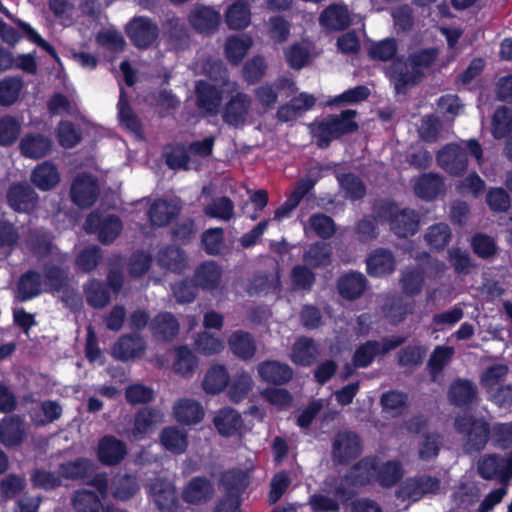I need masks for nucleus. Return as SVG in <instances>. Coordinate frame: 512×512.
I'll use <instances>...</instances> for the list:
<instances>
[{
	"mask_svg": "<svg viewBox=\"0 0 512 512\" xmlns=\"http://www.w3.org/2000/svg\"><path fill=\"white\" fill-rule=\"evenodd\" d=\"M146 345L142 337L137 333L122 335L113 346V357L125 362L141 355Z\"/></svg>",
	"mask_w": 512,
	"mask_h": 512,
	"instance_id": "nucleus-27",
	"label": "nucleus"
},
{
	"mask_svg": "<svg viewBox=\"0 0 512 512\" xmlns=\"http://www.w3.org/2000/svg\"><path fill=\"white\" fill-rule=\"evenodd\" d=\"M125 33L131 44L140 50H147L158 40V24L147 16H134L125 26Z\"/></svg>",
	"mask_w": 512,
	"mask_h": 512,
	"instance_id": "nucleus-5",
	"label": "nucleus"
},
{
	"mask_svg": "<svg viewBox=\"0 0 512 512\" xmlns=\"http://www.w3.org/2000/svg\"><path fill=\"white\" fill-rule=\"evenodd\" d=\"M154 502L161 512H173L178 507L175 489L168 484H154L151 487Z\"/></svg>",
	"mask_w": 512,
	"mask_h": 512,
	"instance_id": "nucleus-52",
	"label": "nucleus"
},
{
	"mask_svg": "<svg viewBox=\"0 0 512 512\" xmlns=\"http://www.w3.org/2000/svg\"><path fill=\"white\" fill-rule=\"evenodd\" d=\"M290 282L294 291L310 292L316 283V275L308 265L297 264L291 269Z\"/></svg>",
	"mask_w": 512,
	"mask_h": 512,
	"instance_id": "nucleus-53",
	"label": "nucleus"
},
{
	"mask_svg": "<svg viewBox=\"0 0 512 512\" xmlns=\"http://www.w3.org/2000/svg\"><path fill=\"white\" fill-rule=\"evenodd\" d=\"M84 293L87 304L94 309H102L110 303V289L105 282L98 279H90L84 285Z\"/></svg>",
	"mask_w": 512,
	"mask_h": 512,
	"instance_id": "nucleus-38",
	"label": "nucleus"
},
{
	"mask_svg": "<svg viewBox=\"0 0 512 512\" xmlns=\"http://www.w3.org/2000/svg\"><path fill=\"white\" fill-rule=\"evenodd\" d=\"M52 147V140L40 133L24 135L19 144L21 154L30 159H40L47 156L51 152Z\"/></svg>",
	"mask_w": 512,
	"mask_h": 512,
	"instance_id": "nucleus-26",
	"label": "nucleus"
},
{
	"mask_svg": "<svg viewBox=\"0 0 512 512\" xmlns=\"http://www.w3.org/2000/svg\"><path fill=\"white\" fill-rule=\"evenodd\" d=\"M425 282L424 271L414 267L402 273L400 283L405 295L413 297L421 293Z\"/></svg>",
	"mask_w": 512,
	"mask_h": 512,
	"instance_id": "nucleus-59",
	"label": "nucleus"
},
{
	"mask_svg": "<svg viewBox=\"0 0 512 512\" xmlns=\"http://www.w3.org/2000/svg\"><path fill=\"white\" fill-rule=\"evenodd\" d=\"M409 66L407 61L397 58L392 61L386 71L397 95H406L409 89L419 85L426 77L425 72L413 68L409 70Z\"/></svg>",
	"mask_w": 512,
	"mask_h": 512,
	"instance_id": "nucleus-7",
	"label": "nucleus"
},
{
	"mask_svg": "<svg viewBox=\"0 0 512 512\" xmlns=\"http://www.w3.org/2000/svg\"><path fill=\"white\" fill-rule=\"evenodd\" d=\"M377 458L365 456L354 463L344 474V481L356 488L366 487L375 482Z\"/></svg>",
	"mask_w": 512,
	"mask_h": 512,
	"instance_id": "nucleus-15",
	"label": "nucleus"
},
{
	"mask_svg": "<svg viewBox=\"0 0 512 512\" xmlns=\"http://www.w3.org/2000/svg\"><path fill=\"white\" fill-rule=\"evenodd\" d=\"M6 199L9 207L15 212L30 213L36 208L39 197L29 184L17 182L8 188Z\"/></svg>",
	"mask_w": 512,
	"mask_h": 512,
	"instance_id": "nucleus-12",
	"label": "nucleus"
},
{
	"mask_svg": "<svg viewBox=\"0 0 512 512\" xmlns=\"http://www.w3.org/2000/svg\"><path fill=\"white\" fill-rule=\"evenodd\" d=\"M512 131V112L506 106L496 109L492 117V134L495 139H502Z\"/></svg>",
	"mask_w": 512,
	"mask_h": 512,
	"instance_id": "nucleus-64",
	"label": "nucleus"
},
{
	"mask_svg": "<svg viewBox=\"0 0 512 512\" xmlns=\"http://www.w3.org/2000/svg\"><path fill=\"white\" fill-rule=\"evenodd\" d=\"M452 232L448 224L436 223L430 226L425 234V240L431 250L441 251L450 242Z\"/></svg>",
	"mask_w": 512,
	"mask_h": 512,
	"instance_id": "nucleus-57",
	"label": "nucleus"
},
{
	"mask_svg": "<svg viewBox=\"0 0 512 512\" xmlns=\"http://www.w3.org/2000/svg\"><path fill=\"white\" fill-rule=\"evenodd\" d=\"M221 483L226 492L225 496L241 499V494L249 485L248 474L241 469H230L222 474Z\"/></svg>",
	"mask_w": 512,
	"mask_h": 512,
	"instance_id": "nucleus-44",
	"label": "nucleus"
},
{
	"mask_svg": "<svg viewBox=\"0 0 512 512\" xmlns=\"http://www.w3.org/2000/svg\"><path fill=\"white\" fill-rule=\"evenodd\" d=\"M198 367V359L193 351L186 345H181L176 349V359L173 363V369L177 374L184 377H190Z\"/></svg>",
	"mask_w": 512,
	"mask_h": 512,
	"instance_id": "nucleus-54",
	"label": "nucleus"
},
{
	"mask_svg": "<svg viewBox=\"0 0 512 512\" xmlns=\"http://www.w3.org/2000/svg\"><path fill=\"white\" fill-rule=\"evenodd\" d=\"M196 106L208 116H216L219 113L223 90L205 80H199L195 86Z\"/></svg>",
	"mask_w": 512,
	"mask_h": 512,
	"instance_id": "nucleus-13",
	"label": "nucleus"
},
{
	"mask_svg": "<svg viewBox=\"0 0 512 512\" xmlns=\"http://www.w3.org/2000/svg\"><path fill=\"white\" fill-rule=\"evenodd\" d=\"M377 220L379 219L373 213V215H364L356 222L354 231L360 243L366 244L378 238Z\"/></svg>",
	"mask_w": 512,
	"mask_h": 512,
	"instance_id": "nucleus-63",
	"label": "nucleus"
},
{
	"mask_svg": "<svg viewBox=\"0 0 512 512\" xmlns=\"http://www.w3.org/2000/svg\"><path fill=\"white\" fill-rule=\"evenodd\" d=\"M403 477V469L398 461L388 460L379 464L377 460V469L375 481L383 488L395 486Z\"/></svg>",
	"mask_w": 512,
	"mask_h": 512,
	"instance_id": "nucleus-48",
	"label": "nucleus"
},
{
	"mask_svg": "<svg viewBox=\"0 0 512 512\" xmlns=\"http://www.w3.org/2000/svg\"><path fill=\"white\" fill-rule=\"evenodd\" d=\"M93 471L94 465L92 461L83 457L61 463L58 469L61 479L64 478L73 481L85 480L92 475Z\"/></svg>",
	"mask_w": 512,
	"mask_h": 512,
	"instance_id": "nucleus-41",
	"label": "nucleus"
},
{
	"mask_svg": "<svg viewBox=\"0 0 512 512\" xmlns=\"http://www.w3.org/2000/svg\"><path fill=\"white\" fill-rule=\"evenodd\" d=\"M454 428L463 437V450L469 455L483 451L491 439V426L484 417L458 416Z\"/></svg>",
	"mask_w": 512,
	"mask_h": 512,
	"instance_id": "nucleus-3",
	"label": "nucleus"
},
{
	"mask_svg": "<svg viewBox=\"0 0 512 512\" xmlns=\"http://www.w3.org/2000/svg\"><path fill=\"white\" fill-rule=\"evenodd\" d=\"M439 56L436 47L422 48L408 55L407 62L414 70L423 71L430 69Z\"/></svg>",
	"mask_w": 512,
	"mask_h": 512,
	"instance_id": "nucleus-62",
	"label": "nucleus"
},
{
	"mask_svg": "<svg viewBox=\"0 0 512 512\" xmlns=\"http://www.w3.org/2000/svg\"><path fill=\"white\" fill-rule=\"evenodd\" d=\"M176 420L184 425L197 424L204 417L201 404L192 399H181L174 406Z\"/></svg>",
	"mask_w": 512,
	"mask_h": 512,
	"instance_id": "nucleus-39",
	"label": "nucleus"
},
{
	"mask_svg": "<svg viewBox=\"0 0 512 512\" xmlns=\"http://www.w3.org/2000/svg\"><path fill=\"white\" fill-rule=\"evenodd\" d=\"M319 24L328 31H344L351 25L347 5L332 3L319 16Z\"/></svg>",
	"mask_w": 512,
	"mask_h": 512,
	"instance_id": "nucleus-22",
	"label": "nucleus"
},
{
	"mask_svg": "<svg viewBox=\"0 0 512 512\" xmlns=\"http://www.w3.org/2000/svg\"><path fill=\"white\" fill-rule=\"evenodd\" d=\"M251 45L252 40L248 36L234 35L228 37L224 48L227 61L234 66L240 64Z\"/></svg>",
	"mask_w": 512,
	"mask_h": 512,
	"instance_id": "nucleus-47",
	"label": "nucleus"
},
{
	"mask_svg": "<svg viewBox=\"0 0 512 512\" xmlns=\"http://www.w3.org/2000/svg\"><path fill=\"white\" fill-rule=\"evenodd\" d=\"M319 349L313 338L299 337L292 346L291 360L294 364L309 367L317 359Z\"/></svg>",
	"mask_w": 512,
	"mask_h": 512,
	"instance_id": "nucleus-34",
	"label": "nucleus"
},
{
	"mask_svg": "<svg viewBox=\"0 0 512 512\" xmlns=\"http://www.w3.org/2000/svg\"><path fill=\"white\" fill-rule=\"evenodd\" d=\"M252 105L251 97L244 92H237L225 103L222 120L229 126L240 127L246 122Z\"/></svg>",
	"mask_w": 512,
	"mask_h": 512,
	"instance_id": "nucleus-14",
	"label": "nucleus"
},
{
	"mask_svg": "<svg viewBox=\"0 0 512 512\" xmlns=\"http://www.w3.org/2000/svg\"><path fill=\"white\" fill-rule=\"evenodd\" d=\"M368 286V280L361 272L351 270L341 275L337 280L339 295L348 301L359 299Z\"/></svg>",
	"mask_w": 512,
	"mask_h": 512,
	"instance_id": "nucleus-20",
	"label": "nucleus"
},
{
	"mask_svg": "<svg viewBox=\"0 0 512 512\" xmlns=\"http://www.w3.org/2000/svg\"><path fill=\"white\" fill-rule=\"evenodd\" d=\"M167 39L176 51H182L190 46L189 29L184 20L173 17L167 20Z\"/></svg>",
	"mask_w": 512,
	"mask_h": 512,
	"instance_id": "nucleus-40",
	"label": "nucleus"
},
{
	"mask_svg": "<svg viewBox=\"0 0 512 512\" xmlns=\"http://www.w3.org/2000/svg\"><path fill=\"white\" fill-rule=\"evenodd\" d=\"M417 197L425 201L435 200L444 190V180L437 173L429 172L420 175L413 185Z\"/></svg>",
	"mask_w": 512,
	"mask_h": 512,
	"instance_id": "nucleus-29",
	"label": "nucleus"
},
{
	"mask_svg": "<svg viewBox=\"0 0 512 512\" xmlns=\"http://www.w3.org/2000/svg\"><path fill=\"white\" fill-rule=\"evenodd\" d=\"M43 278L39 271L29 269L22 273L16 285V298L20 302L30 301L43 292Z\"/></svg>",
	"mask_w": 512,
	"mask_h": 512,
	"instance_id": "nucleus-25",
	"label": "nucleus"
},
{
	"mask_svg": "<svg viewBox=\"0 0 512 512\" xmlns=\"http://www.w3.org/2000/svg\"><path fill=\"white\" fill-rule=\"evenodd\" d=\"M225 22L231 30H243L250 25L251 11L245 1H236L228 6Z\"/></svg>",
	"mask_w": 512,
	"mask_h": 512,
	"instance_id": "nucleus-45",
	"label": "nucleus"
},
{
	"mask_svg": "<svg viewBox=\"0 0 512 512\" xmlns=\"http://www.w3.org/2000/svg\"><path fill=\"white\" fill-rule=\"evenodd\" d=\"M257 373L262 382L283 386L293 378V369L284 362L278 360H264L257 365Z\"/></svg>",
	"mask_w": 512,
	"mask_h": 512,
	"instance_id": "nucleus-17",
	"label": "nucleus"
},
{
	"mask_svg": "<svg viewBox=\"0 0 512 512\" xmlns=\"http://www.w3.org/2000/svg\"><path fill=\"white\" fill-rule=\"evenodd\" d=\"M337 180L347 199L357 201L365 197L366 185L359 176L352 172H347L338 174Z\"/></svg>",
	"mask_w": 512,
	"mask_h": 512,
	"instance_id": "nucleus-51",
	"label": "nucleus"
},
{
	"mask_svg": "<svg viewBox=\"0 0 512 512\" xmlns=\"http://www.w3.org/2000/svg\"><path fill=\"white\" fill-rule=\"evenodd\" d=\"M157 416L158 413L153 408H140L134 416V423L132 428V435L134 438L141 439L143 436L148 434L157 421Z\"/></svg>",
	"mask_w": 512,
	"mask_h": 512,
	"instance_id": "nucleus-56",
	"label": "nucleus"
},
{
	"mask_svg": "<svg viewBox=\"0 0 512 512\" xmlns=\"http://www.w3.org/2000/svg\"><path fill=\"white\" fill-rule=\"evenodd\" d=\"M140 490L138 479L135 475L123 474L117 476L112 483V495L116 500L128 501Z\"/></svg>",
	"mask_w": 512,
	"mask_h": 512,
	"instance_id": "nucleus-50",
	"label": "nucleus"
},
{
	"mask_svg": "<svg viewBox=\"0 0 512 512\" xmlns=\"http://www.w3.org/2000/svg\"><path fill=\"white\" fill-rule=\"evenodd\" d=\"M372 211L381 222L389 224L390 231L399 238L414 236L420 226V216L412 208H400L399 205L388 198L374 201Z\"/></svg>",
	"mask_w": 512,
	"mask_h": 512,
	"instance_id": "nucleus-1",
	"label": "nucleus"
},
{
	"mask_svg": "<svg viewBox=\"0 0 512 512\" xmlns=\"http://www.w3.org/2000/svg\"><path fill=\"white\" fill-rule=\"evenodd\" d=\"M127 455L125 442L113 435L103 436L97 447L98 461L105 466H116L120 464Z\"/></svg>",
	"mask_w": 512,
	"mask_h": 512,
	"instance_id": "nucleus-18",
	"label": "nucleus"
},
{
	"mask_svg": "<svg viewBox=\"0 0 512 512\" xmlns=\"http://www.w3.org/2000/svg\"><path fill=\"white\" fill-rule=\"evenodd\" d=\"M214 493L213 484L205 476H195L184 487L182 499L189 504H200L211 499Z\"/></svg>",
	"mask_w": 512,
	"mask_h": 512,
	"instance_id": "nucleus-28",
	"label": "nucleus"
},
{
	"mask_svg": "<svg viewBox=\"0 0 512 512\" xmlns=\"http://www.w3.org/2000/svg\"><path fill=\"white\" fill-rule=\"evenodd\" d=\"M214 425L218 433L224 437L235 435L242 426L241 415L233 408H223L214 417Z\"/></svg>",
	"mask_w": 512,
	"mask_h": 512,
	"instance_id": "nucleus-42",
	"label": "nucleus"
},
{
	"mask_svg": "<svg viewBox=\"0 0 512 512\" xmlns=\"http://www.w3.org/2000/svg\"><path fill=\"white\" fill-rule=\"evenodd\" d=\"M60 175L57 167L49 161L38 164L31 173V182L41 191H49L58 185Z\"/></svg>",
	"mask_w": 512,
	"mask_h": 512,
	"instance_id": "nucleus-36",
	"label": "nucleus"
},
{
	"mask_svg": "<svg viewBox=\"0 0 512 512\" xmlns=\"http://www.w3.org/2000/svg\"><path fill=\"white\" fill-rule=\"evenodd\" d=\"M222 274V268L217 262L207 260L196 267L193 278L199 288L206 291H212L219 286Z\"/></svg>",
	"mask_w": 512,
	"mask_h": 512,
	"instance_id": "nucleus-30",
	"label": "nucleus"
},
{
	"mask_svg": "<svg viewBox=\"0 0 512 512\" xmlns=\"http://www.w3.org/2000/svg\"><path fill=\"white\" fill-rule=\"evenodd\" d=\"M396 269V259L391 250L376 248L366 258V271L371 277H383Z\"/></svg>",
	"mask_w": 512,
	"mask_h": 512,
	"instance_id": "nucleus-19",
	"label": "nucleus"
},
{
	"mask_svg": "<svg viewBox=\"0 0 512 512\" xmlns=\"http://www.w3.org/2000/svg\"><path fill=\"white\" fill-rule=\"evenodd\" d=\"M84 228L89 234H97L101 244L110 245L120 236L123 223L116 214L104 216L98 212H91L86 217Z\"/></svg>",
	"mask_w": 512,
	"mask_h": 512,
	"instance_id": "nucleus-4",
	"label": "nucleus"
},
{
	"mask_svg": "<svg viewBox=\"0 0 512 512\" xmlns=\"http://www.w3.org/2000/svg\"><path fill=\"white\" fill-rule=\"evenodd\" d=\"M440 481L430 475H422L407 478L396 491V496L402 500L416 502L427 494L436 493L439 490Z\"/></svg>",
	"mask_w": 512,
	"mask_h": 512,
	"instance_id": "nucleus-8",
	"label": "nucleus"
},
{
	"mask_svg": "<svg viewBox=\"0 0 512 512\" xmlns=\"http://www.w3.org/2000/svg\"><path fill=\"white\" fill-rule=\"evenodd\" d=\"M332 246L324 241L311 243L303 254L304 262L312 269L326 268L332 262Z\"/></svg>",
	"mask_w": 512,
	"mask_h": 512,
	"instance_id": "nucleus-35",
	"label": "nucleus"
},
{
	"mask_svg": "<svg viewBox=\"0 0 512 512\" xmlns=\"http://www.w3.org/2000/svg\"><path fill=\"white\" fill-rule=\"evenodd\" d=\"M188 21L199 34L212 35L219 28L221 15L219 11L210 6L199 5L190 11Z\"/></svg>",
	"mask_w": 512,
	"mask_h": 512,
	"instance_id": "nucleus-16",
	"label": "nucleus"
},
{
	"mask_svg": "<svg viewBox=\"0 0 512 512\" xmlns=\"http://www.w3.org/2000/svg\"><path fill=\"white\" fill-rule=\"evenodd\" d=\"M24 422L19 415L5 416L0 422V443L6 448H15L24 442Z\"/></svg>",
	"mask_w": 512,
	"mask_h": 512,
	"instance_id": "nucleus-24",
	"label": "nucleus"
},
{
	"mask_svg": "<svg viewBox=\"0 0 512 512\" xmlns=\"http://www.w3.org/2000/svg\"><path fill=\"white\" fill-rule=\"evenodd\" d=\"M378 340H367L361 343L356 349L352 356V362L354 367L367 368L380 355Z\"/></svg>",
	"mask_w": 512,
	"mask_h": 512,
	"instance_id": "nucleus-61",
	"label": "nucleus"
},
{
	"mask_svg": "<svg viewBox=\"0 0 512 512\" xmlns=\"http://www.w3.org/2000/svg\"><path fill=\"white\" fill-rule=\"evenodd\" d=\"M477 472L484 480L512 477V452L507 458L496 453L483 455L478 460Z\"/></svg>",
	"mask_w": 512,
	"mask_h": 512,
	"instance_id": "nucleus-10",
	"label": "nucleus"
},
{
	"mask_svg": "<svg viewBox=\"0 0 512 512\" xmlns=\"http://www.w3.org/2000/svg\"><path fill=\"white\" fill-rule=\"evenodd\" d=\"M414 310V301L406 300L402 296L394 297L385 308L386 317L390 323L397 325L403 322Z\"/></svg>",
	"mask_w": 512,
	"mask_h": 512,
	"instance_id": "nucleus-58",
	"label": "nucleus"
},
{
	"mask_svg": "<svg viewBox=\"0 0 512 512\" xmlns=\"http://www.w3.org/2000/svg\"><path fill=\"white\" fill-rule=\"evenodd\" d=\"M363 452L361 437L354 431L343 430L335 434L332 442V460L337 465H348Z\"/></svg>",
	"mask_w": 512,
	"mask_h": 512,
	"instance_id": "nucleus-6",
	"label": "nucleus"
},
{
	"mask_svg": "<svg viewBox=\"0 0 512 512\" xmlns=\"http://www.w3.org/2000/svg\"><path fill=\"white\" fill-rule=\"evenodd\" d=\"M357 112L352 109L341 111L339 115L329 114L321 120L315 119L308 127L316 145L320 149H327L332 141L342 136L356 132L358 123L354 120Z\"/></svg>",
	"mask_w": 512,
	"mask_h": 512,
	"instance_id": "nucleus-2",
	"label": "nucleus"
},
{
	"mask_svg": "<svg viewBox=\"0 0 512 512\" xmlns=\"http://www.w3.org/2000/svg\"><path fill=\"white\" fill-rule=\"evenodd\" d=\"M149 328L154 339L170 342L177 337L180 323L171 312H160L150 321Z\"/></svg>",
	"mask_w": 512,
	"mask_h": 512,
	"instance_id": "nucleus-23",
	"label": "nucleus"
},
{
	"mask_svg": "<svg viewBox=\"0 0 512 512\" xmlns=\"http://www.w3.org/2000/svg\"><path fill=\"white\" fill-rule=\"evenodd\" d=\"M477 397L478 388L470 379L458 377L449 386L448 399L456 407H469L476 401Z\"/></svg>",
	"mask_w": 512,
	"mask_h": 512,
	"instance_id": "nucleus-21",
	"label": "nucleus"
},
{
	"mask_svg": "<svg viewBox=\"0 0 512 512\" xmlns=\"http://www.w3.org/2000/svg\"><path fill=\"white\" fill-rule=\"evenodd\" d=\"M180 213V208L166 199H156L148 209V219L152 226L165 227Z\"/></svg>",
	"mask_w": 512,
	"mask_h": 512,
	"instance_id": "nucleus-31",
	"label": "nucleus"
},
{
	"mask_svg": "<svg viewBox=\"0 0 512 512\" xmlns=\"http://www.w3.org/2000/svg\"><path fill=\"white\" fill-rule=\"evenodd\" d=\"M102 500L97 492L81 489L74 492L72 505L76 512H102Z\"/></svg>",
	"mask_w": 512,
	"mask_h": 512,
	"instance_id": "nucleus-49",
	"label": "nucleus"
},
{
	"mask_svg": "<svg viewBox=\"0 0 512 512\" xmlns=\"http://www.w3.org/2000/svg\"><path fill=\"white\" fill-rule=\"evenodd\" d=\"M58 143L65 149L76 147L82 140V133L73 122L62 120L56 129Z\"/></svg>",
	"mask_w": 512,
	"mask_h": 512,
	"instance_id": "nucleus-60",
	"label": "nucleus"
},
{
	"mask_svg": "<svg viewBox=\"0 0 512 512\" xmlns=\"http://www.w3.org/2000/svg\"><path fill=\"white\" fill-rule=\"evenodd\" d=\"M228 345L231 352L243 361L252 359L257 351L254 337L244 330L234 331L228 338Z\"/></svg>",
	"mask_w": 512,
	"mask_h": 512,
	"instance_id": "nucleus-32",
	"label": "nucleus"
},
{
	"mask_svg": "<svg viewBox=\"0 0 512 512\" xmlns=\"http://www.w3.org/2000/svg\"><path fill=\"white\" fill-rule=\"evenodd\" d=\"M30 482L33 488L44 491H53L62 486L60 473H55L44 468H35L30 473Z\"/></svg>",
	"mask_w": 512,
	"mask_h": 512,
	"instance_id": "nucleus-55",
	"label": "nucleus"
},
{
	"mask_svg": "<svg viewBox=\"0 0 512 512\" xmlns=\"http://www.w3.org/2000/svg\"><path fill=\"white\" fill-rule=\"evenodd\" d=\"M99 195L97 179L89 173L76 176L71 184L70 197L72 202L81 208H89L95 204Z\"/></svg>",
	"mask_w": 512,
	"mask_h": 512,
	"instance_id": "nucleus-9",
	"label": "nucleus"
},
{
	"mask_svg": "<svg viewBox=\"0 0 512 512\" xmlns=\"http://www.w3.org/2000/svg\"><path fill=\"white\" fill-rule=\"evenodd\" d=\"M160 442L169 452L179 455L188 447L187 434L176 426L165 427L160 433Z\"/></svg>",
	"mask_w": 512,
	"mask_h": 512,
	"instance_id": "nucleus-46",
	"label": "nucleus"
},
{
	"mask_svg": "<svg viewBox=\"0 0 512 512\" xmlns=\"http://www.w3.org/2000/svg\"><path fill=\"white\" fill-rule=\"evenodd\" d=\"M158 263L173 273L181 274L187 268V255L179 247L166 246L158 253Z\"/></svg>",
	"mask_w": 512,
	"mask_h": 512,
	"instance_id": "nucleus-37",
	"label": "nucleus"
},
{
	"mask_svg": "<svg viewBox=\"0 0 512 512\" xmlns=\"http://www.w3.org/2000/svg\"><path fill=\"white\" fill-rule=\"evenodd\" d=\"M230 375L227 368L221 364L212 365L206 372L202 386L208 394H218L229 384Z\"/></svg>",
	"mask_w": 512,
	"mask_h": 512,
	"instance_id": "nucleus-43",
	"label": "nucleus"
},
{
	"mask_svg": "<svg viewBox=\"0 0 512 512\" xmlns=\"http://www.w3.org/2000/svg\"><path fill=\"white\" fill-rule=\"evenodd\" d=\"M437 162L449 175L462 176L468 167V153L458 144H447L438 152Z\"/></svg>",
	"mask_w": 512,
	"mask_h": 512,
	"instance_id": "nucleus-11",
	"label": "nucleus"
},
{
	"mask_svg": "<svg viewBox=\"0 0 512 512\" xmlns=\"http://www.w3.org/2000/svg\"><path fill=\"white\" fill-rule=\"evenodd\" d=\"M43 284L46 292L59 293L69 286V270L60 265L48 262L43 265Z\"/></svg>",
	"mask_w": 512,
	"mask_h": 512,
	"instance_id": "nucleus-33",
	"label": "nucleus"
}]
</instances>
